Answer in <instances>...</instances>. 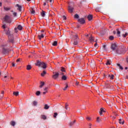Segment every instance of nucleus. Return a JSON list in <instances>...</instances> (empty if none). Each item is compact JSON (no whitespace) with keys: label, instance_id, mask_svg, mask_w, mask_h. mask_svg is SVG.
Returning a JSON list of instances; mask_svg holds the SVG:
<instances>
[{"label":"nucleus","instance_id":"f257e3e1","mask_svg":"<svg viewBox=\"0 0 128 128\" xmlns=\"http://www.w3.org/2000/svg\"><path fill=\"white\" fill-rule=\"evenodd\" d=\"M4 21L8 24L12 22V18H10V16L6 15L4 18Z\"/></svg>","mask_w":128,"mask_h":128},{"label":"nucleus","instance_id":"f03ea898","mask_svg":"<svg viewBox=\"0 0 128 128\" xmlns=\"http://www.w3.org/2000/svg\"><path fill=\"white\" fill-rule=\"evenodd\" d=\"M12 51V50L6 49V48H2V54H8V52Z\"/></svg>","mask_w":128,"mask_h":128},{"label":"nucleus","instance_id":"7ed1b4c3","mask_svg":"<svg viewBox=\"0 0 128 128\" xmlns=\"http://www.w3.org/2000/svg\"><path fill=\"white\" fill-rule=\"evenodd\" d=\"M53 74H55L52 75V78L54 80H56V78H58V76H60V73L58 72H54Z\"/></svg>","mask_w":128,"mask_h":128},{"label":"nucleus","instance_id":"20e7f679","mask_svg":"<svg viewBox=\"0 0 128 128\" xmlns=\"http://www.w3.org/2000/svg\"><path fill=\"white\" fill-rule=\"evenodd\" d=\"M6 32V34L8 36V38H10V36H14V34H10V29L8 30H4Z\"/></svg>","mask_w":128,"mask_h":128},{"label":"nucleus","instance_id":"39448f33","mask_svg":"<svg viewBox=\"0 0 128 128\" xmlns=\"http://www.w3.org/2000/svg\"><path fill=\"white\" fill-rule=\"evenodd\" d=\"M111 48L112 50H116L118 48V46H116V44L114 43L112 44L111 45Z\"/></svg>","mask_w":128,"mask_h":128},{"label":"nucleus","instance_id":"423d86ee","mask_svg":"<svg viewBox=\"0 0 128 128\" xmlns=\"http://www.w3.org/2000/svg\"><path fill=\"white\" fill-rule=\"evenodd\" d=\"M8 42L12 44H14V35L10 36V38H8Z\"/></svg>","mask_w":128,"mask_h":128},{"label":"nucleus","instance_id":"0eeeda50","mask_svg":"<svg viewBox=\"0 0 128 128\" xmlns=\"http://www.w3.org/2000/svg\"><path fill=\"white\" fill-rule=\"evenodd\" d=\"M78 22L80 24H84V22H86V20H84V18H80L78 20Z\"/></svg>","mask_w":128,"mask_h":128},{"label":"nucleus","instance_id":"6e6552de","mask_svg":"<svg viewBox=\"0 0 128 128\" xmlns=\"http://www.w3.org/2000/svg\"><path fill=\"white\" fill-rule=\"evenodd\" d=\"M116 54H124V50H120L116 49Z\"/></svg>","mask_w":128,"mask_h":128},{"label":"nucleus","instance_id":"1a4fd4ad","mask_svg":"<svg viewBox=\"0 0 128 128\" xmlns=\"http://www.w3.org/2000/svg\"><path fill=\"white\" fill-rule=\"evenodd\" d=\"M74 8L72 6H68V12H70V14L74 12Z\"/></svg>","mask_w":128,"mask_h":128},{"label":"nucleus","instance_id":"9d476101","mask_svg":"<svg viewBox=\"0 0 128 128\" xmlns=\"http://www.w3.org/2000/svg\"><path fill=\"white\" fill-rule=\"evenodd\" d=\"M40 66L42 68H46V64L44 62H41L40 64Z\"/></svg>","mask_w":128,"mask_h":128},{"label":"nucleus","instance_id":"9b49d317","mask_svg":"<svg viewBox=\"0 0 128 128\" xmlns=\"http://www.w3.org/2000/svg\"><path fill=\"white\" fill-rule=\"evenodd\" d=\"M16 6L18 7V8L17 10L20 11V12H22V6L18 4H17L16 5Z\"/></svg>","mask_w":128,"mask_h":128},{"label":"nucleus","instance_id":"f8f14e48","mask_svg":"<svg viewBox=\"0 0 128 128\" xmlns=\"http://www.w3.org/2000/svg\"><path fill=\"white\" fill-rule=\"evenodd\" d=\"M112 64V61H110V60H108L106 62V66H110V64Z\"/></svg>","mask_w":128,"mask_h":128},{"label":"nucleus","instance_id":"ddd939ff","mask_svg":"<svg viewBox=\"0 0 128 128\" xmlns=\"http://www.w3.org/2000/svg\"><path fill=\"white\" fill-rule=\"evenodd\" d=\"M78 34H74L73 35V40H78Z\"/></svg>","mask_w":128,"mask_h":128},{"label":"nucleus","instance_id":"4468645a","mask_svg":"<svg viewBox=\"0 0 128 128\" xmlns=\"http://www.w3.org/2000/svg\"><path fill=\"white\" fill-rule=\"evenodd\" d=\"M40 14L42 18H44V16H46V12L42 10L40 12Z\"/></svg>","mask_w":128,"mask_h":128},{"label":"nucleus","instance_id":"2eb2a0df","mask_svg":"<svg viewBox=\"0 0 128 128\" xmlns=\"http://www.w3.org/2000/svg\"><path fill=\"white\" fill-rule=\"evenodd\" d=\"M48 87H46L44 88V92H43V94H46V92H48Z\"/></svg>","mask_w":128,"mask_h":128},{"label":"nucleus","instance_id":"dca6fc26","mask_svg":"<svg viewBox=\"0 0 128 128\" xmlns=\"http://www.w3.org/2000/svg\"><path fill=\"white\" fill-rule=\"evenodd\" d=\"M38 38H39V40H42V38H44V34H41V35H38Z\"/></svg>","mask_w":128,"mask_h":128},{"label":"nucleus","instance_id":"f3484780","mask_svg":"<svg viewBox=\"0 0 128 128\" xmlns=\"http://www.w3.org/2000/svg\"><path fill=\"white\" fill-rule=\"evenodd\" d=\"M42 62H40V60H37L36 62V66H40V64Z\"/></svg>","mask_w":128,"mask_h":128},{"label":"nucleus","instance_id":"a211bd4d","mask_svg":"<svg viewBox=\"0 0 128 128\" xmlns=\"http://www.w3.org/2000/svg\"><path fill=\"white\" fill-rule=\"evenodd\" d=\"M100 116H102V112H104V108H101L100 109Z\"/></svg>","mask_w":128,"mask_h":128},{"label":"nucleus","instance_id":"6ab92c4d","mask_svg":"<svg viewBox=\"0 0 128 128\" xmlns=\"http://www.w3.org/2000/svg\"><path fill=\"white\" fill-rule=\"evenodd\" d=\"M89 40L92 42H94V37H92V36H90L89 38Z\"/></svg>","mask_w":128,"mask_h":128},{"label":"nucleus","instance_id":"aec40b11","mask_svg":"<svg viewBox=\"0 0 128 128\" xmlns=\"http://www.w3.org/2000/svg\"><path fill=\"white\" fill-rule=\"evenodd\" d=\"M44 86V82H40V88H42V86Z\"/></svg>","mask_w":128,"mask_h":128},{"label":"nucleus","instance_id":"412c9836","mask_svg":"<svg viewBox=\"0 0 128 128\" xmlns=\"http://www.w3.org/2000/svg\"><path fill=\"white\" fill-rule=\"evenodd\" d=\"M50 108V106L48 104H46L44 106V110H48Z\"/></svg>","mask_w":128,"mask_h":128},{"label":"nucleus","instance_id":"4be33fe9","mask_svg":"<svg viewBox=\"0 0 128 128\" xmlns=\"http://www.w3.org/2000/svg\"><path fill=\"white\" fill-rule=\"evenodd\" d=\"M57 45H58L57 41H54L52 44V46H56Z\"/></svg>","mask_w":128,"mask_h":128},{"label":"nucleus","instance_id":"5701e85b","mask_svg":"<svg viewBox=\"0 0 128 128\" xmlns=\"http://www.w3.org/2000/svg\"><path fill=\"white\" fill-rule=\"evenodd\" d=\"M88 20H92V16L88 15Z\"/></svg>","mask_w":128,"mask_h":128},{"label":"nucleus","instance_id":"b1692460","mask_svg":"<svg viewBox=\"0 0 128 128\" xmlns=\"http://www.w3.org/2000/svg\"><path fill=\"white\" fill-rule=\"evenodd\" d=\"M10 124H11L12 126H16V122L14 121H12L10 122Z\"/></svg>","mask_w":128,"mask_h":128},{"label":"nucleus","instance_id":"393cba45","mask_svg":"<svg viewBox=\"0 0 128 128\" xmlns=\"http://www.w3.org/2000/svg\"><path fill=\"white\" fill-rule=\"evenodd\" d=\"M74 124H76V120H74L73 122H70V126H74Z\"/></svg>","mask_w":128,"mask_h":128},{"label":"nucleus","instance_id":"a878e982","mask_svg":"<svg viewBox=\"0 0 128 128\" xmlns=\"http://www.w3.org/2000/svg\"><path fill=\"white\" fill-rule=\"evenodd\" d=\"M13 94H14V96H18L19 94V92H13Z\"/></svg>","mask_w":128,"mask_h":128},{"label":"nucleus","instance_id":"bb28decb","mask_svg":"<svg viewBox=\"0 0 128 128\" xmlns=\"http://www.w3.org/2000/svg\"><path fill=\"white\" fill-rule=\"evenodd\" d=\"M17 28L18 30H22V26L21 25H18Z\"/></svg>","mask_w":128,"mask_h":128},{"label":"nucleus","instance_id":"cd10ccee","mask_svg":"<svg viewBox=\"0 0 128 128\" xmlns=\"http://www.w3.org/2000/svg\"><path fill=\"white\" fill-rule=\"evenodd\" d=\"M4 10H6V12H8V10H10V8L8 7H4Z\"/></svg>","mask_w":128,"mask_h":128},{"label":"nucleus","instance_id":"c85d7f7f","mask_svg":"<svg viewBox=\"0 0 128 128\" xmlns=\"http://www.w3.org/2000/svg\"><path fill=\"white\" fill-rule=\"evenodd\" d=\"M119 122L120 124H124V120H122V119H120L119 120Z\"/></svg>","mask_w":128,"mask_h":128},{"label":"nucleus","instance_id":"c756f323","mask_svg":"<svg viewBox=\"0 0 128 128\" xmlns=\"http://www.w3.org/2000/svg\"><path fill=\"white\" fill-rule=\"evenodd\" d=\"M66 76L64 75L62 77V80H66Z\"/></svg>","mask_w":128,"mask_h":128},{"label":"nucleus","instance_id":"7c9ffc66","mask_svg":"<svg viewBox=\"0 0 128 128\" xmlns=\"http://www.w3.org/2000/svg\"><path fill=\"white\" fill-rule=\"evenodd\" d=\"M46 74V72L45 70L43 71V72H42L41 74V76H44V75Z\"/></svg>","mask_w":128,"mask_h":128},{"label":"nucleus","instance_id":"2f4dec72","mask_svg":"<svg viewBox=\"0 0 128 128\" xmlns=\"http://www.w3.org/2000/svg\"><path fill=\"white\" fill-rule=\"evenodd\" d=\"M60 70L61 72H66V69L64 67H61Z\"/></svg>","mask_w":128,"mask_h":128},{"label":"nucleus","instance_id":"473e14b6","mask_svg":"<svg viewBox=\"0 0 128 128\" xmlns=\"http://www.w3.org/2000/svg\"><path fill=\"white\" fill-rule=\"evenodd\" d=\"M117 66H118L119 67V68H120V70H124V68H122V66H120V64H117Z\"/></svg>","mask_w":128,"mask_h":128},{"label":"nucleus","instance_id":"72a5a7b5","mask_svg":"<svg viewBox=\"0 0 128 128\" xmlns=\"http://www.w3.org/2000/svg\"><path fill=\"white\" fill-rule=\"evenodd\" d=\"M36 96H38L40 94V91H37L36 93Z\"/></svg>","mask_w":128,"mask_h":128},{"label":"nucleus","instance_id":"f704fd0d","mask_svg":"<svg viewBox=\"0 0 128 128\" xmlns=\"http://www.w3.org/2000/svg\"><path fill=\"white\" fill-rule=\"evenodd\" d=\"M27 70H31L32 69V66H30V65H28L27 66Z\"/></svg>","mask_w":128,"mask_h":128},{"label":"nucleus","instance_id":"c9c22d12","mask_svg":"<svg viewBox=\"0 0 128 128\" xmlns=\"http://www.w3.org/2000/svg\"><path fill=\"white\" fill-rule=\"evenodd\" d=\"M78 40H74V42L73 43V44H74V46H76L78 44Z\"/></svg>","mask_w":128,"mask_h":128},{"label":"nucleus","instance_id":"e433bc0d","mask_svg":"<svg viewBox=\"0 0 128 128\" xmlns=\"http://www.w3.org/2000/svg\"><path fill=\"white\" fill-rule=\"evenodd\" d=\"M109 78H110V80H114V76L113 74L109 75Z\"/></svg>","mask_w":128,"mask_h":128},{"label":"nucleus","instance_id":"4c0bfd02","mask_svg":"<svg viewBox=\"0 0 128 128\" xmlns=\"http://www.w3.org/2000/svg\"><path fill=\"white\" fill-rule=\"evenodd\" d=\"M42 120H46V116L44 115H42Z\"/></svg>","mask_w":128,"mask_h":128},{"label":"nucleus","instance_id":"58836bf2","mask_svg":"<svg viewBox=\"0 0 128 128\" xmlns=\"http://www.w3.org/2000/svg\"><path fill=\"white\" fill-rule=\"evenodd\" d=\"M37 104H38V102L36 101L33 102V106H36Z\"/></svg>","mask_w":128,"mask_h":128},{"label":"nucleus","instance_id":"ea45409f","mask_svg":"<svg viewBox=\"0 0 128 128\" xmlns=\"http://www.w3.org/2000/svg\"><path fill=\"white\" fill-rule=\"evenodd\" d=\"M31 14H36V11H34L32 8Z\"/></svg>","mask_w":128,"mask_h":128},{"label":"nucleus","instance_id":"a19ab883","mask_svg":"<svg viewBox=\"0 0 128 128\" xmlns=\"http://www.w3.org/2000/svg\"><path fill=\"white\" fill-rule=\"evenodd\" d=\"M114 36H110L109 37V39L110 40H114Z\"/></svg>","mask_w":128,"mask_h":128},{"label":"nucleus","instance_id":"79ce46f5","mask_svg":"<svg viewBox=\"0 0 128 128\" xmlns=\"http://www.w3.org/2000/svg\"><path fill=\"white\" fill-rule=\"evenodd\" d=\"M46 0L47 2H50V4H52V2H54L53 0Z\"/></svg>","mask_w":128,"mask_h":128},{"label":"nucleus","instance_id":"37998d69","mask_svg":"<svg viewBox=\"0 0 128 128\" xmlns=\"http://www.w3.org/2000/svg\"><path fill=\"white\" fill-rule=\"evenodd\" d=\"M68 88V85L67 84H66V86H65V88H63L64 90H66V88Z\"/></svg>","mask_w":128,"mask_h":128},{"label":"nucleus","instance_id":"c03bdc74","mask_svg":"<svg viewBox=\"0 0 128 128\" xmlns=\"http://www.w3.org/2000/svg\"><path fill=\"white\" fill-rule=\"evenodd\" d=\"M80 18V16H78V14H76L74 15V18Z\"/></svg>","mask_w":128,"mask_h":128},{"label":"nucleus","instance_id":"a18cd8bd","mask_svg":"<svg viewBox=\"0 0 128 128\" xmlns=\"http://www.w3.org/2000/svg\"><path fill=\"white\" fill-rule=\"evenodd\" d=\"M117 34H120V31L118 29H116Z\"/></svg>","mask_w":128,"mask_h":128},{"label":"nucleus","instance_id":"49530a36","mask_svg":"<svg viewBox=\"0 0 128 128\" xmlns=\"http://www.w3.org/2000/svg\"><path fill=\"white\" fill-rule=\"evenodd\" d=\"M100 122V117H98L96 119V122Z\"/></svg>","mask_w":128,"mask_h":128},{"label":"nucleus","instance_id":"de8ad7c7","mask_svg":"<svg viewBox=\"0 0 128 128\" xmlns=\"http://www.w3.org/2000/svg\"><path fill=\"white\" fill-rule=\"evenodd\" d=\"M128 32L125 33L124 34H123L124 38H126V36H128Z\"/></svg>","mask_w":128,"mask_h":128},{"label":"nucleus","instance_id":"09e8293b","mask_svg":"<svg viewBox=\"0 0 128 128\" xmlns=\"http://www.w3.org/2000/svg\"><path fill=\"white\" fill-rule=\"evenodd\" d=\"M56 116H58V113L55 112L54 113V118H56Z\"/></svg>","mask_w":128,"mask_h":128},{"label":"nucleus","instance_id":"8fccbe9b","mask_svg":"<svg viewBox=\"0 0 128 128\" xmlns=\"http://www.w3.org/2000/svg\"><path fill=\"white\" fill-rule=\"evenodd\" d=\"M86 118L88 120H92V118L90 117H86Z\"/></svg>","mask_w":128,"mask_h":128},{"label":"nucleus","instance_id":"3c124183","mask_svg":"<svg viewBox=\"0 0 128 128\" xmlns=\"http://www.w3.org/2000/svg\"><path fill=\"white\" fill-rule=\"evenodd\" d=\"M68 104H66L65 106V108L66 110H68Z\"/></svg>","mask_w":128,"mask_h":128},{"label":"nucleus","instance_id":"603ef678","mask_svg":"<svg viewBox=\"0 0 128 128\" xmlns=\"http://www.w3.org/2000/svg\"><path fill=\"white\" fill-rule=\"evenodd\" d=\"M80 84V82L78 81L76 82V86H80V84Z\"/></svg>","mask_w":128,"mask_h":128},{"label":"nucleus","instance_id":"864d4df0","mask_svg":"<svg viewBox=\"0 0 128 128\" xmlns=\"http://www.w3.org/2000/svg\"><path fill=\"white\" fill-rule=\"evenodd\" d=\"M18 88H22V84H18Z\"/></svg>","mask_w":128,"mask_h":128},{"label":"nucleus","instance_id":"5fc2aeb1","mask_svg":"<svg viewBox=\"0 0 128 128\" xmlns=\"http://www.w3.org/2000/svg\"><path fill=\"white\" fill-rule=\"evenodd\" d=\"M14 32H18V28H14Z\"/></svg>","mask_w":128,"mask_h":128},{"label":"nucleus","instance_id":"6e6d98bb","mask_svg":"<svg viewBox=\"0 0 128 128\" xmlns=\"http://www.w3.org/2000/svg\"><path fill=\"white\" fill-rule=\"evenodd\" d=\"M16 12H14V13H13V16H16Z\"/></svg>","mask_w":128,"mask_h":128},{"label":"nucleus","instance_id":"4d7b16f0","mask_svg":"<svg viewBox=\"0 0 128 128\" xmlns=\"http://www.w3.org/2000/svg\"><path fill=\"white\" fill-rule=\"evenodd\" d=\"M2 27L3 28H6V24H4Z\"/></svg>","mask_w":128,"mask_h":128},{"label":"nucleus","instance_id":"13d9d810","mask_svg":"<svg viewBox=\"0 0 128 128\" xmlns=\"http://www.w3.org/2000/svg\"><path fill=\"white\" fill-rule=\"evenodd\" d=\"M63 18H64V20H66V17L65 16H64Z\"/></svg>","mask_w":128,"mask_h":128},{"label":"nucleus","instance_id":"bf43d9fd","mask_svg":"<svg viewBox=\"0 0 128 128\" xmlns=\"http://www.w3.org/2000/svg\"><path fill=\"white\" fill-rule=\"evenodd\" d=\"M0 98H4V94H2L0 96Z\"/></svg>","mask_w":128,"mask_h":128},{"label":"nucleus","instance_id":"052dcab7","mask_svg":"<svg viewBox=\"0 0 128 128\" xmlns=\"http://www.w3.org/2000/svg\"><path fill=\"white\" fill-rule=\"evenodd\" d=\"M106 45H104V46H103V48H104V50H106Z\"/></svg>","mask_w":128,"mask_h":128},{"label":"nucleus","instance_id":"680f3d73","mask_svg":"<svg viewBox=\"0 0 128 128\" xmlns=\"http://www.w3.org/2000/svg\"><path fill=\"white\" fill-rule=\"evenodd\" d=\"M12 66H16L14 63H12Z\"/></svg>","mask_w":128,"mask_h":128},{"label":"nucleus","instance_id":"e2e57ef3","mask_svg":"<svg viewBox=\"0 0 128 128\" xmlns=\"http://www.w3.org/2000/svg\"><path fill=\"white\" fill-rule=\"evenodd\" d=\"M20 60V59L18 58L16 60V62H18Z\"/></svg>","mask_w":128,"mask_h":128},{"label":"nucleus","instance_id":"0e129e2a","mask_svg":"<svg viewBox=\"0 0 128 128\" xmlns=\"http://www.w3.org/2000/svg\"><path fill=\"white\" fill-rule=\"evenodd\" d=\"M1 94H4V91H2Z\"/></svg>","mask_w":128,"mask_h":128},{"label":"nucleus","instance_id":"69168bd1","mask_svg":"<svg viewBox=\"0 0 128 128\" xmlns=\"http://www.w3.org/2000/svg\"><path fill=\"white\" fill-rule=\"evenodd\" d=\"M113 34H116V31H114Z\"/></svg>","mask_w":128,"mask_h":128},{"label":"nucleus","instance_id":"338daca9","mask_svg":"<svg viewBox=\"0 0 128 128\" xmlns=\"http://www.w3.org/2000/svg\"><path fill=\"white\" fill-rule=\"evenodd\" d=\"M88 126H92V124H89Z\"/></svg>","mask_w":128,"mask_h":128},{"label":"nucleus","instance_id":"774afa93","mask_svg":"<svg viewBox=\"0 0 128 128\" xmlns=\"http://www.w3.org/2000/svg\"><path fill=\"white\" fill-rule=\"evenodd\" d=\"M44 6H46V2H44Z\"/></svg>","mask_w":128,"mask_h":128}]
</instances>
